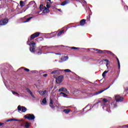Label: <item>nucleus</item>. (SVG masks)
I'll use <instances>...</instances> for the list:
<instances>
[{"label": "nucleus", "instance_id": "f257e3e1", "mask_svg": "<svg viewBox=\"0 0 128 128\" xmlns=\"http://www.w3.org/2000/svg\"><path fill=\"white\" fill-rule=\"evenodd\" d=\"M40 32H36L30 36V38L28 39V42H32V40H34L36 38L40 36Z\"/></svg>", "mask_w": 128, "mask_h": 128}, {"label": "nucleus", "instance_id": "f03ea898", "mask_svg": "<svg viewBox=\"0 0 128 128\" xmlns=\"http://www.w3.org/2000/svg\"><path fill=\"white\" fill-rule=\"evenodd\" d=\"M24 118L26 120H32L36 118V116L34 114H26L24 116Z\"/></svg>", "mask_w": 128, "mask_h": 128}, {"label": "nucleus", "instance_id": "7ed1b4c3", "mask_svg": "<svg viewBox=\"0 0 128 128\" xmlns=\"http://www.w3.org/2000/svg\"><path fill=\"white\" fill-rule=\"evenodd\" d=\"M18 112H26L28 110V109L25 106H21L20 105H19L18 106Z\"/></svg>", "mask_w": 128, "mask_h": 128}, {"label": "nucleus", "instance_id": "20e7f679", "mask_svg": "<svg viewBox=\"0 0 128 128\" xmlns=\"http://www.w3.org/2000/svg\"><path fill=\"white\" fill-rule=\"evenodd\" d=\"M8 22V18H3L0 20V26H6Z\"/></svg>", "mask_w": 128, "mask_h": 128}, {"label": "nucleus", "instance_id": "39448f33", "mask_svg": "<svg viewBox=\"0 0 128 128\" xmlns=\"http://www.w3.org/2000/svg\"><path fill=\"white\" fill-rule=\"evenodd\" d=\"M115 100L117 102H124V98L120 97V96H116Z\"/></svg>", "mask_w": 128, "mask_h": 128}, {"label": "nucleus", "instance_id": "423d86ee", "mask_svg": "<svg viewBox=\"0 0 128 128\" xmlns=\"http://www.w3.org/2000/svg\"><path fill=\"white\" fill-rule=\"evenodd\" d=\"M64 80V76H60L57 78H56V82L57 84H61Z\"/></svg>", "mask_w": 128, "mask_h": 128}, {"label": "nucleus", "instance_id": "0eeeda50", "mask_svg": "<svg viewBox=\"0 0 128 128\" xmlns=\"http://www.w3.org/2000/svg\"><path fill=\"white\" fill-rule=\"evenodd\" d=\"M94 50H96V52H97V54H106V50H100L98 49H96L94 48Z\"/></svg>", "mask_w": 128, "mask_h": 128}, {"label": "nucleus", "instance_id": "6e6552de", "mask_svg": "<svg viewBox=\"0 0 128 128\" xmlns=\"http://www.w3.org/2000/svg\"><path fill=\"white\" fill-rule=\"evenodd\" d=\"M58 92H63L68 94V89H66L65 87H62L59 88Z\"/></svg>", "mask_w": 128, "mask_h": 128}, {"label": "nucleus", "instance_id": "1a4fd4ad", "mask_svg": "<svg viewBox=\"0 0 128 128\" xmlns=\"http://www.w3.org/2000/svg\"><path fill=\"white\" fill-rule=\"evenodd\" d=\"M50 106L52 108H56L54 106V100H52V98L50 99Z\"/></svg>", "mask_w": 128, "mask_h": 128}, {"label": "nucleus", "instance_id": "9d476101", "mask_svg": "<svg viewBox=\"0 0 128 128\" xmlns=\"http://www.w3.org/2000/svg\"><path fill=\"white\" fill-rule=\"evenodd\" d=\"M110 88V85L109 86L108 88H106L102 90H100L98 91V92H96V94H102V92H104V90H108V88Z\"/></svg>", "mask_w": 128, "mask_h": 128}, {"label": "nucleus", "instance_id": "9b49d317", "mask_svg": "<svg viewBox=\"0 0 128 128\" xmlns=\"http://www.w3.org/2000/svg\"><path fill=\"white\" fill-rule=\"evenodd\" d=\"M30 51L31 52H36V47L34 45H32L30 48Z\"/></svg>", "mask_w": 128, "mask_h": 128}, {"label": "nucleus", "instance_id": "f8f14e48", "mask_svg": "<svg viewBox=\"0 0 128 128\" xmlns=\"http://www.w3.org/2000/svg\"><path fill=\"white\" fill-rule=\"evenodd\" d=\"M106 54H110V56H115L112 52L108 50H106Z\"/></svg>", "mask_w": 128, "mask_h": 128}, {"label": "nucleus", "instance_id": "ddd939ff", "mask_svg": "<svg viewBox=\"0 0 128 128\" xmlns=\"http://www.w3.org/2000/svg\"><path fill=\"white\" fill-rule=\"evenodd\" d=\"M70 4V0H66L64 2H62L61 4V6H66V4Z\"/></svg>", "mask_w": 128, "mask_h": 128}, {"label": "nucleus", "instance_id": "4468645a", "mask_svg": "<svg viewBox=\"0 0 128 128\" xmlns=\"http://www.w3.org/2000/svg\"><path fill=\"white\" fill-rule=\"evenodd\" d=\"M50 12V8L45 7L44 10H43V14H48Z\"/></svg>", "mask_w": 128, "mask_h": 128}, {"label": "nucleus", "instance_id": "2eb2a0df", "mask_svg": "<svg viewBox=\"0 0 128 128\" xmlns=\"http://www.w3.org/2000/svg\"><path fill=\"white\" fill-rule=\"evenodd\" d=\"M86 20L83 19L80 21V26H84L86 24Z\"/></svg>", "mask_w": 128, "mask_h": 128}, {"label": "nucleus", "instance_id": "dca6fc26", "mask_svg": "<svg viewBox=\"0 0 128 128\" xmlns=\"http://www.w3.org/2000/svg\"><path fill=\"white\" fill-rule=\"evenodd\" d=\"M111 106L113 108H118V105L116 104V103L112 102L111 104Z\"/></svg>", "mask_w": 128, "mask_h": 128}, {"label": "nucleus", "instance_id": "f3484780", "mask_svg": "<svg viewBox=\"0 0 128 128\" xmlns=\"http://www.w3.org/2000/svg\"><path fill=\"white\" fill-rule=\"evenodd\" d=\"M60 70L61 71V72H72V70H70V69H66V70Z\"/></svg>", "mask_w": 128, "mask_h": 128}, {"label": "nucleus", "instance_id": "a211bd4d", "mask_svg": "<svg viewBox=\"0 0 128 128\" xmlns=\"http://www.w3.org/2000/svg\"><path fill=\"white\" fill-rule=\"evenodd\" d=\"M116 60L118 64V68L120 69V60H118V57H116Z\"/></svg>", "mask_w": 128, "mask_h": 128}, {"label": "nucleus", "instance_id": "6ab92c4d", "mask_svg": "<svg viewBox=\"0 0 128 128\" xmlns=\"http://www.w3.org/2000/svg\"><path fill=\"white\" fill-rule=\"evenodd\" d=\"M70 112V109H65L63 110V112L66 114H68Z\"/></svg>", "mask_w": 128, "mask_h": 128}, {"label": "nucleus", "instance_id": "aec40b11", "mask_svg": "<svg viewBox=\"0 0 128 128\" xmlns=\"http://www.w3.org/2000/svg\"><path fill=\"white\" fill-rule=\"evenodd\" d=\"M46 93V90H44V91H41L40 92V96H44V94H45Z\"/></svg>", "mask_w": 128, "mask_h": 128}, {"label": "nucleus", "instance_id": "412c9836", "mask_svg": "<svg viewBox=\"0 0 128 128\" xmlns=\"http://www.w3.org/2000/svg\"><path fill=\"white\" fill-rule=\"evenodd\" d=\"M24 6H25V4H24V1L20 0V6H21V8Z\"/></svg>", "mask_w": 128, "mask_h": 128}, {"label": "nucleus", "instance_id": "4be33fe9", "mask_svg": "<svg viewBox=\"0 0 128 128\" xmlns=\"http://www.w3.org/2000/svg\"><path fill=\"white\" fill-rule=\"evenodd\" d=\"M66 62V56L62 57L60 60V62Z\"/></svg>", "mask_w": 128, "mask_h": 128}, {"label": "nucleus", "instance_id": "5701e85b", "mask_svg": "<svg viewBox=\"0 0 128 128\" xmlns=\"http://www.w3.org/2000/svg\"><path fill=\"white\" fill-rule=\"evenodd\" d=\"M60 94H62V96H64V98H68V94H66L64 92H61L60 93Z\"/></svg>", "mask_w": 128, "mask_h": 128}, {"label": "nucleus", "instance_id": "b1692460", "mask_svg": "<svg viewBox=\"0 0 128 128\" xmlns=\"http://www.w3.org/2000/svg\"><path fill=\"white\" fill-rule=\"evenodd\" d=\"M108 70L104 71L102 74V77L106 78V74H108Z\"/></svg>", "mask_w": 128, "mask_h": 128}, {"label": "nucleus", "instance_id": "393cba45", "mask_svg": "<svg viewBox=\"0 0 128 128\" xmlns=\"http://www.w3.org/2000/svg\"><path fill=\"white\" fill-rule=\"evenodd\" d=\"M26 128H30V124L28 122H26L24 126Z\"/></svg>", "mask_w": 128, "mask_h": 128}, {"label": "nucleus", "instance_id": "a878e982", "mask_svg": "<svg viewBox=\"0 0 128 128\" xmlns=\"http://www.w3.org/2000/svg\"><path fill=\"white\" fill-rule=\"evenodd\" d=\"M64 32V30H60L58 34V36H60V35L62 34Z\"/></svg>", "mask_w": 128, "mask_h": 128}, {"label": "nucleus", "instance_id": "bb28decb", "mask_svg": "<svg viewBox=\"0 0 128 128\" xmlns=\"http://www.w3.org/2000/svg\"><path fill=\"white\" fill-rule=\"evenodd\" d=\"M36 40H37L38 42H40L41 40H44V38H42V37L37 38L36 39Z\"/></svg>", "mask_w": 128, "mask_h": 128}, {"label": "nucleus", "instance_id": "cd10ccee", "mask_svg": "<svg viewBox=\"0 0 128 128\" xmlns=\"http://www.w3.org/2000/svg\"><path fill=\"white\" fill-rule=\"evenodd\" d=\"M46 6L47 8H50V4L49 2H47Z\"/></svg>", "mask_w": 128, "mask_h": 128}, {"label": "nucleus", "instance_id": "c85d7f7f", "mask_svg": "<svg viewBox=\"0 0 128 128\" xmlns=\"http://www.w3.org/2000/svg\"><path fill=\"white\" fill-rule=\"evenodd\" d=\"M40 10H44V4H40Z\"/></svg>", "mask_w": 128, "mask_h": 128}, {"label": "nucleus", "instance_id": "c756f323", "mask_svg": "<svg viewBox=\"0 0 128 128\" xmlns=\"http://www.w3.org/2000/svg\"><path fill=\"white\" fill-rule=\"evenodd\" d=\"M42 104H46V98H44L42 100Z\"/></svg>", "mask_w": 128, "mask_h": 128}, {"label": "nucleus", "instance_id": "7c9ffc66", "mask_svg": "<svg viewBox=\"0 0 128 128\" xmlns=\"http://www.w3.org/2000/svg\"><path fill=\"white\" fill-rule=\"evenodd\" d=\"M56 72H57V70H55L52 71L51 72V74H56Z\"/></svg>", "mask_w": 128, "mask_h": 128}, {"label": "nucleus", "instance_id": "2f4dec72", "mask_svg": "<svg viewBox=\"0 0 128 128\" xmlns=\"http://www.w3.org/2000/svg\"><path fill=\"white\" fill-rule=\"evenodd\" d=\"M32 17H30L28 18H27L26 21H25V22H30V20H32Z\"/></svg>", "mask_w": 128, "mask_h": 128}, {"label": "nucleus", "instance_id": "473e14b6", "mask_svg": "<svg viewBox=\"0 0 128 128\" xmlns=\"http://www.w3.org/2000/svg\"><path fill=\"white\" fill-rule=\"evenodd\" d=\"M34 4V1H31L28 3V6H32V4Z\"/></svg>", "mask_w": 128, "mask_h": 128}, {"label": "nucleus", "instance_id": "72a5a7b5", "mask_svg": "<svg viewBox=\"0 0 128 128\" xmlns=\"http://www.w3.org/2000/svg\"><path fill=\"white\" fill-rule=\"evenodd\" d=\"M70 48H72V50H80V48H76V47H70Z\"/></svg>", "mask_w": 128, "mask_h": 128}, {"label": "nucleus", "instance_id": "f704fd0d", "mask_svg": "<svg viewBox=\"0 0 128 128\" xmlns=\"http://www.w3.org/2000/svg\"><path fill=\"white\" fill-rule=\"evenodd\" d=\"M14 122H22V120H20L14 118Z\"/></svg>", "mask_w": 128, "mask_h": 128}, {"label": "nucleus", "instance_id": "c9c22d12", "mask_svg": "<svg viewBox=\"0 0 128 128\" xmlns=\"http://www.w3.org/2000/svg\"><path fill=\"white\" fill-rule=\"evenodd\" d=\"M104 62H106V63H108V64H110V60H108V59H104Z\"/></svg>", "mask_w": 128, "mask_h": 128}, {"label": "nucleus", "instance_id": "e433bc0d", "mask_svg": "<svg viewBox=\"0 0 128 128\" xmlns=\"http://www.w3.org/2000/svg\"><path fill=\"white\" fill-rule=\"evenodd\" d=\"M100 100H98V102H96L94 106H96V104H100Z\"/></svg>", "mask_w": 128, "mask_h": 128}, {"label": "nucleus", "instance_id": "4c0bfd02", "mask_svg": "<svg viewBox=\"0 0 128 128\" xmlns=\"http://www.w3.org/2000/svg\"><path fill=\"white\" fill-rule=\"evenodd\" d=\"M26 90H27L29 94L32 93V91H30V90L28 89V88H26Z\"/></svg>", "mask_w": 128, "mask_h": 128}, {"label": "nucleus", "instance_id": "58836bf2", "mask_svg": "<svg viewBox=\"0 0 128 128\" xmlns=\"http://www.w3.org/2000/svg\"><path fill=\"white\" fill-rule=\"evenodd\" d=\"M14 118H10L6 120L7 122L14 121Z\"/></svg>", "mask_w": 128, "mask_h": 128}, {"label": "nucleus", "instance_id": "ea45409f", "mask_svg": "<svg viewBox=\"0 0 128 128\" xmlns=\"http://www.w3.org/2000/svg\"><path fill=\"white\" fill-rule=\"evenodd\" d=\"M56 72H56V74H60V72H61L60 70H57Z\"/></svg>", "mask_w": 128, "mask_h": 128}, {"label": "nucleus", "instance_id": "a19ab883", "mask_svg": "<svg viewBox=\"0 0 128 128\" xmlns=\"http://www.w3.org/2000/svg\"><path fill=\"white\" fill-rule=\"evenodd\" d=\"M24 70H25L26 72H30V69H28V68H25L24 69Z\"/></svg>", "mask_w": 128, "mask_h": 128}, {"label": "nucleus", "instance_id": "79ce46f5", "mask_svg": "<svg viewBox=\"0 0 128 128\" xmlns=\"http://www.w3.org/2000/svg\"><path fill=\"white\" fill-rule=\"evenodd\" d=\"M103 102H108V100L106 99V98H104V99H103Z\"/></svg>", "mask_w": 128, "mask_h": 128}, {"label": "nucleus", "instance_id": "37998d69", "mask_svg": "<svg viewBox=\"0 0 128 128\" xmlns=\"http://www.w3.org/2000/svg\"><path fill=\"white\" fill-rule=\"evenodd\" d=\"M90 20V16L89 15L88 16H87V20Z\"/></svg>", "mask_w": 128, "mask_h": 128}, {"label": "nucleus", "instance_id": "c03bdc74", "mask_svg": "<svg viewBox=\"0 0 128 128\" xmlns=\"http://www.w3.org/2000/svg\"><path fill=\"white\" fill-rule=\"evenodd\" d=\"M31 44L32 46H34V44H36V43H34V42L32 41V42H31Z\"/></svg>", "mask_w": 128, "mask_h": 128}, {"label": "nucleus", "instance_id": "a18cd8bd", "mask_svg": "<svg viewBox=\"0 0 128 128\" xmlns=\"http://www.w3.org/2000/svg\"><path fill=\"white\" fill-rule=\"evenodd\" d=\"M30 94L32 96V98H34V94H32V92Z\"/></svg>", "mask_w": 128, "mask_h": 128}, {"label": "nucleus", "instance_id": "49530a36", "mask_svg": "<svg viewBox=\"0 0 128 128\" xmlns=\"http://www.w3.org/2000/svg\"><path fill=\"white\" fill-rule=\"evenodd\" d=\"M4 123L0 122V126H4Z\"/></svg>", "mask_w": 128, "mask_h": 128}, {"label": "nucleus", "instance_id": "de8ad7c7", "mask_svg": "<svg viewBox=\"0 0 128 128\" xmlns=\"http://www.w3.org/2000/svg\"><path fill=\"white\" fill-rule=\"evenodd\" d=\"M43 76H44V78H46V76H48V74H43Z\"/></svg>", "mask_w": 128, "mask_h": 128}, {"label": "nucleus", "instance_id": "09e8293b", "mask_svg": "<svg viewBox=\"0 0 128 128\" xmlns=\"http://www.w3.org/2000/svg\"><path fill=\"white\" fill-rule=\"evenodd\" d=\"M12 92L13 94H16V92L14 90H12Z\"/></svg>", "mask_w": 128, "mask_h": 128}, {"label": "nucleus", "instance_id": "8fccbe9b", "mask_svg": "<svg viewBox=\"0 0 128 128\" xmlns=\"http://www.w3.org/2000/svg\"><path fill=\"white\" fill-rule=\"evenodd\" d=\"M48 2H50V4H52V0H48Z\"/></svg>", "mask_w": 128, "mask_h": 128}, {"label": "nucleus", "instance_id": "3c124183", "mask_svg": "<svg viewBox=\"0 0 128 128\" xmlns=\"http://www.w3.org/2000/svg\"><path fill=\"white\" fill-rule=\"evenodd\" d=\"M38 54H42V52H38Z\"/></svg>", "mask_w": 128, "mask_h": 128}, {"label": "nucleus", "instance_id": "603ef678", "mask_svg": "<svg viewBox=\"0 0 128 128\" xmlns=\"http://www.w3.org/2000/svg\"><path fill=\"white\" fill-rule=\"evenodd\" d=\"M56 54V55H60V53H57V54Z\"/></svg>", "mask_w": 128, "mask_h": 128}, {"label": "nucleus", "instance_id": "864d4df0", "mask_svg": "<svg viewBox=\"0 0 128 128\" xmlns=\"http://www.w3.org/2000/svg\"><path fill=\"white\" fill-rule=\"evenodd\" d=\"M109 64H110V63H106V66L108 67V66Z\"/></svg>", "mask_w": 128, "mask_h": 128}, {"label": "nucleus", "instance_id": "5fc2aeb1", "mask_svg": "<svg viewBox=\"0 0 128 128\" xmlns=\"http://www.w3.org/2000/svg\"><path fill=\"white\" fill-rule=\"evenodd\" d=\"M102 106H106V104H101Z\"/></svg>", "mask_w": 128, "mask_h": 128}, {"label": "nucleus", "instance_id": "6e6d98bb", "mask_svg": "<svg viewBox=\"0 0 128 128\" xmlns=\"http://www.w3.org/2000/svg\"><path fill=\"white\" fill-rule=\"evenodd\" d=\"M124 126H128V125Z\"/></svg>", "mask_w": 128, "mask_h": 128}, {"label": "nucleus", "instance_id": "4d7b16f0", "mask_svg": "<svg viewBox=\"0 0 128 128\" xmlns=\"http://www.w3.org/2000/svg\"><path fill=\"white\" fill-rule=\"evenodd\" d=\"M16 94H18V92H16V93H15Z\"/></svg>", "mask_w": 128, "mask_h": 128}, {"label": "nucleus", "instance_id": "13d9d810", "mask_svg": "<svg viewBox=\"0 0 128 128\" xmlns=\"http://www.w3.org/2000/svg\"><path fill=\"white\" fill-rule=\"evenodd\" d=\"M58 10L60 11V9H58Z\"/></svg>", "mask_w": 128, "mask_h": 128}, {"label": "nucleus", "instance_id": "bf43d9fd", "mask_svg": "<svg viewBox=\"0 0 128 128\" xmlns=\"http://www.w3.org/2000/svg\"><path fill=\"white\" fill-rule=\"evenodd\" d=\"M126 90H128V88H127Z\"/></svg>", "mask_w": 128, "mask_h": 128}, {"label": "nucleus", "instance_id": "052dcab7", "mask_svg": "<svg viewBox=\"0 0 128 128\" xmlns=\"http://www.w3.org/2000/svg\"><path fill=\"white\" fill-rule=\"evenodd\" d=\"M86 108H86H84H84Z\"/></svg>", "mask_w": 128, "mask_h": 128}, {"label": "nucleus", "instance_id": "680f3d73", "mask_svg": "<svg viewBox=\"0 0 128 128\" xmlns=\"http://www.w3.org/2000/svg\"><path fill=\"white\" fill-rule=\"evenodd\" d=\"M0 8H2V7L0 6Z\"/></svg>", "mask_w": 128, "mask_h": 128}]
</instances>
